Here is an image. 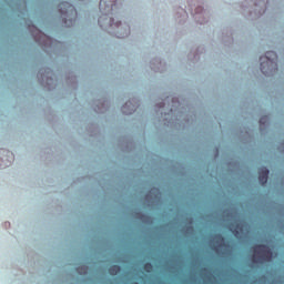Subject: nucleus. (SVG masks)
Returning a JSON list of instances; mask_svg holds the SVG:
<instances>
[{
  "instance_id": "nucleus-1",
  "label": "nucleus",
  "mask_w": 284,
  "mask_h": 284,
  "mask_svg": "<svg viewBox=\"0 0 284 284\" xmlns=\"http://www.w3.org/2000/svg\"><path fill=\"white\" fill-rule=\"evenodd\" d=\"M254 255L253 261L255 263H263V261L270 262L272 261V250H270L268 245L257 244L254 246Z\"/></svg>"
},
{
  "instance_id": "nucleus-2",
  "label": "nucleus",
  "mask_w": 284,
  "mask_h": 284,
  "mask_svg": "<svg viewBox=\"0 0 284 284\" xmlns=\"http://www.w3.org/2000/svg\"><path fill=\"white\" fill-rule=\"evenodd\" d=\"M276 59H278V55H276V52L274 51H268L264 57H261L260 61L262 72H264L265 70V64L267 65V68H270V65H272L276 61Z\"/></svg>"
},
{
  "instance_id": "nucleus-3",
  "label": "nucleus",
  "mask_w": 284,
  "mask_h": 284,
  "mask_svg": "<svg viewBox=\"0 0 284 284\" xmlns=\"http://www.w3.org/2000/svg\"><path fill=\"white\" fill-rule=\"evenodd\" d=\"M267 179H270V170H267V168L263 166L258 170V181H260L261 185H266Z\"/></svg>"
},
{
  "instance_id": "nucleus-4",
  "label": "nucleus",
  "mask_w": 284,
  "mask_h": 284,
  "mask_svg": "<svg viewBox=\"0 0 284 284\" xmlns=\"http://www.w3.org/2000/svg\"><path fill=\"white\" fill-rule=\"evenodd\" d=\"M60 8V12L64 16H67L69 12H74V14H77V9H74V6H72L69 2H61L59 4Z\"/></svg>"
},
{
  "instance_id": "nucleus-5",
  "label": "nucleus",
  "mask_w": 284,
  "mask_h": 284,
  "mask_svg": "<svg viewBox=\"0 0 284 284\" xmlns=\"http://www.w3.org/2000/svg\"><path fill=\"white\" fill-rule=\"evenodd\" d=\"M230 231L232 232V234H234V236H239L241 234V232L243 231V227L241 226V223L235 222V223H231L229 225Z\"/></svg>"
},
{
  "instance_id": "nucleus-6",
  "label": "nucleus",
  "mask_w": 284,
  "mask_h": 284,
  "mask_svg": "<svg viewBox=\"0 0 284 284\" xmlns=\"http://www.w3.org/2000/svg\"><path fill=\"white\" fill-rule=\"evenodd\" d=\"M33 30H36V39L38 40V41H49V37L48 36H45V33H43V32H41V30H39V29H37V27H33Z\"/></svg>"
},
{
  "instance_id": "nucleus-7",
  "label": "nucleus",
  "mask_w": 284,
  "mask_h": 284,
  "mask_svg": "<svg viewBox=\"0 0 284 284\" xmlns=\"http://www.w3.org/2000/svg\"><path fill=\"white\" fill-rule=\"evenodd\" d=\"M105 8H114V0H110L108 2V0H101L100 1V10H105Z\"/></svg>"
},
{
  "instance_id": "nucleus-8",
  "label": "nucleus",
  "mask_w": 284,
  "mask_h": 284,
  "mask_svg": "<svg viewBox=\"0 0 284 284\" xmlns=\"http://www.w3.org/2000/svg\"><path fill=\"white\" fill-rule=\"evenodd\" d=\"M121 272V266L119 265H112L109 267V274H111V276H116V274H119Z\"/></svg>"
},
{
  "instance_id": "nucleus-9",
  "label": "nucleus",
  "mask_w": 284,
  "mask_h": 284,
  "mask_svg": "<svg viewBox=\"0 0 284 284\" xmlns=\"http://www.w3.org/2000/svg\"><path fill=\"white\" fill-rule=\"evenodd\" d=\"M266 121H270V116L264 115V116H262V118L260 119V124H261V125H265V122H266Z\"/></svg>"
},
{
  "instance_id": "nucleus-10",
  "label": "nucleus",
  "mask_w": 284,
  "mask_h": 284,
  "mask_svg": "<svg viewBox=\"0 0 284 284\" xmlns=\"http://www.w3.org/2000/svg\"><path fill=\"white\" fill-rule=\"evenodd\" d=\"M152 263L148 262L144 264L143 268L145 270V272H150L152 270Z\"/></svg>"
},
{
  "instance_id": "nucleus-11",
  "label": "nucleus",
  "mask_w": 284,
  "mask_h": 284,
  "mask_svg": "<svg viewBox=\"0 0 284 284\" xmlns=\"http://www.w3.org/2000/svg\"><path fill=\"white\" fill-rule=\"evenodd\" d=\"M110 26H111V28H112V26H115V28H119V26H121V22H116L114 24V20H110Z\"/></svg>"
},
{
  "instance_id": "nucleus-12",
  "label": "nucleus",
  "mask_w": 284,
  "mask_h": 284,
  "mask_svg": "<svg viewBox=\"0 0 284 284\" xmlns=\"http://www.w3.org/2000/svg\"><path fill=\"white\" fill-rule=\"evenodd\" d=\"M103 21V17H100V19L98 20V23L101 28H103V24L101 23Z\"/></svg>"
},
{
  "instance_id": "nucleus-13",
  "label": "nucleus",
  "mask_w": 284,
  "mask_h": 284,
  "mask_svg": "<svg viewBox=\"0 0 284 284\" xmlns=\"http://www.w3.org/2000/svg\"><path fill=\"white\" fill-rule=\"evenodd\" d=\"M216 239H219V241H224L223 235H216Z\"/></svg>"
},
{
  "instance_id": "nucleus-14",
  "label": "nucleus",
  "mask_w": 284,
  "mask_h": 284,
  "mask_svg": "<svg viewBox=\"0 0 284 284\" xmlns=\"http://www.w3.org/2000/svg\"><path fill=\"white\" fill-rule=\"evenodd\" d=\"M119 38H120V39H125V36H120Z\"/></svg>"
}]
</instances>
